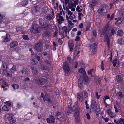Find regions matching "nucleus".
<instances>
[{"label": "nucleus", "instance_id": "1", "mask_svg": "<svg viewBox=\"0 0 124 124\" xmlns=\"http://www.w3.org/2000/svg\"><path fill=\"white\" fill-rule=\"evenodd\" d=\"M43 43L41 40L39 41L35 44L34 47L35 50L38 52H41L43 49Z\"/></svg>", "mask_w": 124, "mask_h": 124}, {"label": "nucleus", "instance_id": "2", "mask_svg": "<svg viewBox=\"0 0 124 124\" xmlns=\"http://www.w3.org/2000/svg\"><path fill=\"white\" fill-rule=\"evenodd\" d=\"M63 68L64 70L65 74L66 76H68L70 72V68L69 66L68 63L67 62H64Z\"/></svg>", "mask_w": 124, "mask_h": 124}, {"label": "nucleus", "instance_id": "3", "mask_svg": "<svg viewBox=\"0 0 124 124\" xmlns=\"http://www.w3.org/2000/svg\"><path fill=\"white\" fill-rule=\"evenodd\" d=\"M39 27L37 26H32L31 27L30 31L31 33H37L40 32V31L39 30Z\"/></svg>", "mask_w": 124, "mask_h": 124}, {"label": "nucleus", "instance_id": "4", "mask_svg": "<svg viewBox=\"0 0 124 124\" xmlns=\"http://www.w3.org/2000/svg\"><path fill=\"white\" fill-rule=\"evenodd\" d=\"M29 70L27 68H24L22 69L21 71L19 72L20 74H22L24 75L25 77L28 76L30 73Z\"/></svg>", "mask_w": 124, "mask_h": 124}, {"label": "nucleus", "instance_id": "5", "mask_svg": "<svg viewBox=\"0 0 124 124\" xmlns=\"http://www.w3.org/2000/svg\"><path fill=\"white\" fill-rule=\"evenodd\" d=\"M6 116L8 118V120L11 124H13L16 122V120L13 118L11 115L7 114L6 115Z\"/></svg>", "mask_w": 124, "mask_h": 124}, {"label": "nucleus", "instance_id": "6", "mask_svg": "<svg viewBox=\"0 0 124 124\" xmlns=\"http://www.w3.org/2000/svg\"><path fill=\"white\" fill-rule=\"evenodd\" d=\"M39 22L40 25L43 26V27H46L49 26L47 23L44 21V20L41 18H40L39 19Z\"/></svg>", "mask_w": 124, "mask_h": 124}, {"label": "nucleus", "instance_id": "7", "mask_svg": "<svg viewBox=\"0 0 124 124\" xmlns=\"http://www.w3.org/2000/svg\"><path fill=\"white\" fill-rule=\"evenodd\" d=\"M35 82L39 85H42L45 83L46 80L42 78H40L39 79H36Z\"/></svg>", "mask_w": 124, "mask_h": 124}, {"label": "nucleus", "instance_id": "8", "mask_svg": "<svg viewBox=\"0 0 124 124\" xmlns=\"http://www.w3.org/2000/svg\"><path fill=\"white\" fill-rule=\"evenodd\" d=\"M111 28L109 27L108 25H106L103 29L101 33V35H104L105 33H108Z\"/></svg>", "mask_w": 124, "mask_h": 124}, {"label": "nucleus", "instance_id": "9", "mask_svg": "<svg viewBox=\"0 0 124 124\" xmlns=\"http://www.w3.org/2000/svg\"><path fill=\"white\" fill-rule=\"evenodd\" d=\"M89 46L91 49H93L92 51L93 53L95 52L97 50V45L96 44L93 43V44H91L89 45Z\"/></svg>", "mask_w": 124, "mask_h": 124}, {"label": "nucleus", "instance_id": "10", "mask_svg": "<svg viewBox=\"0 0 124 124\" xmlns=\"http://www.w3.org/2000/svg\"><path fill=\"white\" fill-rule=\"evenodd\" d=\"M74 108H75V110H74V116H78L80 112V108L78 106L76 107L75 106Z\"/></svg>", "mask_w": 124, "mask_h": 124}, {"label": "nucleus", "instance_id": "11", "mask_svg": "<svg viewBox=\"0 0 124 124\" xmlns=\"http://www.w3.org/2000/svg\"><path fill=\"white\" fill-rule=\"evenodd\" d=\"M46 101L49 103H52L54 101V98L53 96H51L50 97H46Z\"/></svg>", "mask_w": 124, "mask_h": 124}, {"label": "nucleus", "instance_id": "12", "mask_svg": "<svg viewBox=\"0 0 124 124\" xmlns=\"http://www.w3.org/2000/svg\"><path fill=\"white\" fill-rule=\"evenodd\" d=\"M91 106L93 110L94 111V110H96V108H97L96 103L95 100H93L92 101Z\"/></svg>", "mask_w": 124, "mask_h": 124}, {"label": "nucleus", "instance_id": "13", "mask_svg": "<svg viewBox=\"0 0 124 124\" xmlns=\"http://www.w3.org/2000/svg\"><path fill=\"white\" fill-rule=\"evenodd\" d=\"M90 82L89 80L88 77L86 75L84 76V84L87 85Z\"/></svg>", "mask_w": 124, "mask_h": 124}, {"label": "nucleus", "instance_id": "14", "mask_svg": "<svg viewBox=\"0 0 124 124\" xmlns=\"http://www.w3.org/2000/svg\"><path fill=\"white\" fill-rule=\"evenodd\" d=\"M31 70L32 73L35 75L37 74L38 73V69L36 67H31Z\"/></svg>", "mask_w": 124, "mask_h": 124}, {"label": "nucleus", "instance_id": "15", "mask_svg": "<svg viewBox=\"0 0 124 124\" xmlns=\"http://www.w3.org/2000/svg\"><path fill=\"white\" fill-rule=\"evenodd\" d=\"M104 41L107 42V44L109 46V45L110 44V40L109 37L108 36L107 34L105 35L104 36Z\"/></svg>", "mask_w": 124, "mask_h": 124}, {"label": "nucleus", "instance_id": "16", "mask_svg": "<svg viewBox=\"0 0 124 124\" xmlns=\"http://www.w3.org/2000/svg\"><path fill=\"white\" fill-rule=\"evenodd\" d=\"M61 117L59 118L61 122L63 121H65L67 118V116L66 115H63V114L61 115Z\"/></svg>", "mask_w": 124, "mask_h": 124}, {"label": "nucleus", "instance_id": "17", "mask_svg": "<svg viewBox=\"0 0 124 124\" xmlns=\"http://www.w3.org/2000/svg\"><path fill=\"white\" fill-rule=\"evenodd\" d=\"M18 42L17 41H14L11 42L10 44V46L11 48H13L18 45Z\"/></svg>", "mask_w": 124, "mask_h": 124}, {"label": "nucleus", "instance_id": "18", "mask_svg": "<svg viewBox=\"0 0 124 124\" xmlns=\"http://www.w3.org/2000/svg\"><path fill=\"white\" fill-rule=\"evenodd\" d=\"M83 96L82 93H80L78 94L77 95L78 99L81 101H82L83 100Z\"/></svg>", "mask_w": 124, "mask_h": 124}, {"label": "nucleus", "instance_id": "19", "mask_svg": "<svg viewBox=\"0 0 124 124\" xmlns=\"http://www.w3.org/2000/svg\"><path fill=\"white\" fill-rule=\"evenodd\" d=\"M75 51L74 55L75 54L76 55L77 54H79L80 51H79V46L78 45H76L75 47Z\"/></svg>", "mask_w": 124, "mask_h": 124}, {"label": "nucleus", "instance_id": "20", "mask_svg": "<svg viewBox=\"0 0 124 124\" xmlns=\"http://www.w3.org/2000/svg\"><path fill=\"white\" fill-rule=\"evenodd\" d=\"M3 73L5 75L11 77L12 75L11 73L9 71H7L6 70H3Z\"/></svg>", "mask_w": 124, "mask_h": 124}, {"label": "nucleus", "instance_id": "21", "mask_svg": "<svg viewBox=\"0 0 124 124\" xmlns=\"http://www.w3.org/2000/svg\"><path fill=\"white\" fill-rule=\"evenodd\" d=\"M8 68L7 64L4 62H2V64L1 66V69L3 70H7Z\"/></svg>", "mask_w": 124, "mask_h": 124}, {"label": "nucleus", "instance_id": "22", "mask_svg": "<svg viewBox=\"0 0 124 124\" xmlns=\"http://www.w3.org/2000/svg\"><path fill=\"white\" fill-rule=\"evenodd\" d=\"M57 14L59 15V19H57V21H58V23L59 24H61L62 22L64 21V19L62 16L60 15L59 13H58Z\"/></svg>", "mask_w": 124, "mask_h": 124}, {"label": "nucleus", "instance_id": "23", "mask_svg": "<svg viewBox=\"0 0 124 124\" xmlns=\"http://www.w3.org/2000/svg\"><path fill=\"white\" fill-rule=\"evenodd\" d=\"M107 112L108 115L110 116L112 118L115 116V115L113 113L111 112L110 109H108L107 110Z\"/></svg>", "mask_w": 124, "mask_h": 124}, {"label": "nucleus", "instance_id": "24", "mask_svg": "<svg viewBox=\"0 0 124 124\" xmlns=\"http://www.w3.org/2000/svg\"><path fill=\"white\" fill-rule=\"evenodd\" d=\"M10 40V35L8 34H7L6 36L4 38V41L5 42H7Z\"/></svg>", "mask_w": 124, "mask_h": 124}, {"label": "nucleus", "instance_id": "25", "mask_svg": "<svg viewBox=\"0 0 124 124\" xmlns=\"http://www.w3.org/2000/svg\"><path fill=\"white\" fill-rule=\"evenodd\" d=\"M124 34L123 31L121 30H118L117 32V35L118 36H122Z\"/></svg>", "mask_w": 124, "mask_h": 124}, {"label": "nucleus", "instance_id": "26", "mask_svg": "<svg viewBox=\"0 0 124 124\" xmlns=\"http://www.w3.org/2000/svg\"><path fill=\"white\" fill-rule=\"evenodd\" d=\"M68 44L70 51H72L73 50V47L74 46L73 43L69 42Z\"/></svg>", "mask_w": 124, "mask_h": 124}, {"label": "nucleus", "instance_id": "27", "mask_svg": "<svg viewBox=\"0 0 124 124\" xmlns=\"http://www.w3.org/2000/svg\"><path fill=\"white\" fill-rule=\"evenodd\" d=\"M83 81L81 78H79L78 81V85L81 88L82 86Z\"/></svg>", "mask_w": 124, "mask_h": 124}, {"label": "nucleus", "instance_id": "28", "mask_svg": "<svg viewBox=\"0 0 124 124\" xmlns=\"http://www.w3.org/2000/svg\"><path fill=\"white\" fill-rule=\"evenodd\" d=\"M10 109V107L7 105H4L2 107V109L5 111H8Z\"/></svg>", "mask_w": 124, "mask_h": 124}, {"label": "nucleus", "instance_id": "29", "mask_svg": "<svg viewBox=\"0 0 124 124\" xmlns=\"http://www.w3.org/2000/svg\"><path fill=\"white\" fill-rule=\"evenodd\" d=\"M116 79L117 81L119 82H121L122 81V79L121 77L118 75L116 76Z\"/></svg>", "mask_w": 124, "mask_h": 124}, {"label": "nucleus", "instance_id": "30", "mask_svg": "<svg viewBox=\"0 0 124 124\" xmlns=\"http://www.w3.org/2000/svg\"><path fill=\"white\" fill-rule=\"evenodd\" d=\"M123 20V18L120 17H119L118 18V20L116 22V23L117 24H120L122 21Z\"/></svg>", "mask_w": 124, "mask_h": 124}, {"label": "nucleus", "instance_id": "31", "mask_svg": "<svg viewBox=\"0 0 124 124\" xmlns=\"http://www.w3.org/2000/svg\"><path fill=\"white\" fill-rule=\"evenodd\" d=\"M118 60L116 59H115L113 60L112 61V63L114 67H115L116 65Z\"/></svg>", "mask_w": 124, "mask_h": 124}, {"label": "nucleus", "instance_id": "32", "mask_svg": "<svg viewBox=\"0 0 124 124\" xmlns=\"http://www.w3.org/2000/svg\"><path fill=\"white\" fill-rule=\"evenodd\" d=\"M53 16L51 15H48L46 16V18L47 20H50L52 18Z\"/></svg>", "mask_w": 124, "mask_h": 124}, {"label": "nucleus", "instance_id": "33", "mask_svg": "<svg viewBox=\"0 0 124 124\" xmlns=\"http://www.w3.org/2000/svg\"><path fill=\"white\" fill-rule=\"evenodd\" d=\"M62 114H61L60 112H57L56 113V115L57 116V118L58 119H59L61 117L60 116Z\"/></svg>", "mask_w": 124, "mask_h": 124}, {"label": "nucleus", "instance_id": "34", "mask_svg": "<svg viewBox=\"0 0 124 124\" xmlns=\"http://www.w3.org/2000/svg\"><path fill=\"white\" fill-rule=\"evenodd\" d=\"M16 66L13 65L12 68L10 69V70L12 72H14L16 70Z\"/></svg>", "mask_w": 124, "mask_h": 124}, {"label": "nucleus", "instance_id": "35", "mask_svg": "<svg viewBox=\"0 0 124 124\" xmlns=\"http://www.w3.org/2000/svg\"><path fill=\"white\" fill-rule=\"evenodd\" d=\"M44 34L46 36H49L51 35L50 32L47 31H45L44 32Z\"/></svg>", "mask_w": 124, "mask_h": 124}, {"label": "nucleus", "instance_id": "36", "mask_svg": "<svg viewBox=\"0 0 124 124\" xmlns=\"http://www.w3.org/2000/svg\"><path fill=\"white\" fill-rule=\"evenodd\" d=\"M28 2L27 0H24L22 2V5L24 6L27 4Z\"/></svg>", "mask_w": 124, "mask_h": 124}, {"label": "nucleus", "instance_id": "37", "mask_svg": "<svg viewBox=\"0 0 124 124\" xmlns=\"http://www.w3.org/2000/svg\"><path fill=\"white\" fill-rule=\"evenodd\" d=\"M78 71L80 73H83V74H84L86 73L84 69L82 68L79 69Z\"/></svg>", "mask_w": 124, "mask_h": 124}, {"label": "nucleus", "instance_id": "38", "mask_svg": "<svg viewBox=\"0 0 124 124\" xmlns=\"http://www.w3.org/2000/svg\"><path fill=\"white\" fill-rule=\"evenodd\" d=\"M44 63L45 64H51L52 63V62L50 61L46 60L44 61Z\"/></svg>", "mask_w": 124, "mask_h": 124}, {"label": "nucleus", "instance_id": "39", "mask_svg": "<svg viewBox=\"0 0 124 124\" xmlns=\"http://www.w3.org/2000/svg\"><path fill=\"white\" fill-rule=\"evenodd\" d=\"M12 86L15 90L18 89L19 87V86L16 84H13L12 85Z\"/></svg>", "mask_w": 124, "mask_h": 124}, {"label": "nucleus", "instance_id": "40", "mask_svg": "<svg viewBox=\"0 0 124 124\" xmlns=\"http://www.w3.org/2000/svg\"><path fill=\"white\" fill-rule=\"evenodd\" d=\"M116 52H114L113 51V52H111V53H110V61L111 62L112 60V58L113 56V55H114V54L115 53H116Z\"/></svg>", "mask_w": 124, "mask_h": 124}, {"label": "nucleus", "instance_id": "41", "mask_svg": "<svg viewBox=\"0 0 124 124\" xmlns=\"http://www.w3.org/2000/svg\"><path fill=\"white\" fill-rule=\"evenodd\" d=\"M75 117L76 118L75 123L77 124L79 123L80 121L79 118L78 117V116H75Z\"/></svg>", "mask_w": 124, "mask_h": 124}, {"label": "nucleus", "instance_id": "42", "mask_svg": "<svg viewBox=\"0 0 124 124\" xmlns=\"http://www.w3.org/2000/svg\"><path fill=\"white\" fill-rule=\"evenodd\" d=\"M41 97L43 98V99L44 101H45L46 99V97H47V96L46 95L45 96L43 93H41Z\"/></svg>", "mask_w": 124, "mask_h": 124}, {"label": "nucleus", "instance_id": "43", "mask_svg": "<svg viewBox=\"0 0 124 124\" xmlns=\"http://www.w3.org/2000/svg\"><path fill=\"white\" fill-rule=\"evenodd\" d=\"M50 120L52 123H54L55 122V119L54 117L53 116H51L50 117Z\"/></svg>", "mask_w": 124, "mask_h": 124}, {"label": "nucleus", "instance_id": "44", "mask_svg": "<svg viewBox=\"0 0 124 124\" xmlns=\"http://www.w3.org/2000/svg\"><path fill=\"white\" fill-rule=\"evenodd\" d=\"M117 95L119 97H120V98L123 97V94L121 92H119L117 94Z\"/></svg>", "mask_w": 124, "mask_h": 124}, {"label": "nucleus", "instance_id": "45", "mask_svg": "<svg viewBox=\"0 0 124 124\" xmlns=\"http://www.w3.org/2000/svg\"><path fill=\"white\" fill-rule=\"evenodd\" d=\"M5 103V104L7 105V106H9L10 107V106H12L11 103L10 101H6Z\"/></svg>", "mask_w": 124, "mask_h": 124}, {"label": "nucleus", "instance_id": "46", "mask_svg": "<svg viewBox=\"0 0 124 124\" xmlns=\"http://www.w3.org/2000/svg\"><path fill=\"white\" fill-rule=\"evenodd\" d=\"M31 62L33 64L35 65L37 64V62L36 60L34 59H32L31 61Z\"/></svg>", "mask_w": 124, "mask_h": 124}, {"label": "nucleus", "instance_id": "47", "mask_svg": "<svg viewBox=\"0 0 124 124\" xmlns=\"http://www.w3.org/2000/svg\"><path fill=\"white\" fill-rule=\"evenodd\" d=\"M94 69H91L88 71L87 72L88 74L91 75L92 73V72L93 70Z\"/></svg>", "mask_w": 124, "mask_h": 124}, {"label": "nucleus", "instance_id": "48", "mask_svg": "<svg viewBox=\"0 0 124 124\" xmlns=\"http://www.w3.org/2000/svg\"><path fill=\"white\" fill-rule=\"evenodd\" d=\"M123 41L124 42V40L123 41L122 39H118V42L119 44H124L123 43Z\"/></svg>", "mask_w": 124, "mask_h": 124}, {"label": "nucleus", "instance_id": "49", "mask_svg": "<svg viewBox=\"0 0 124 124\" xmlns=\"http://www.w3.org/2000/svg\"><path fill=\"white\" fill-rule=\"evenodd\" d=\"M73 3L72 2L69 3L68 4V5L69 8H71L72 7H73Z\"/></svg>", "mask_w": 124, "mask_h": 124}, {"label": "nucleus", "instance_id": "50", "mask_svg": "<svg viewBox=\"0 0 124 124\" xmlns=\"http://www.w3.org/2000/svg\"><path fill=\"white\" fill-rule=\"evenodd\" d=\"M100 109L99 108H96V110H94V111H96V113H98V114H100Z\"/></svg>", "mask_w": 124, "mask_h": 124}, {"label": "nucleus", "instance_id": "51", "mask_svg": "<svg viewBox=\"0 0 124 124\" xmlns=\"http://www.w3.org/2000/svg\"><path fill=\"white\" fill-rule=\"evenodd\" d=\"M23 37L24 39L28 40V37L27 35H23Z\"/></svg>", "mask_w": 124, "mask_h": 124}, {"label": "nucleus", "instance_id": "52", "mask_svg": "<svg viewBox=\"0 0 124 124\" xmlns=\"http://www.w3.org/2000/svg\"><path fill=\"white\" fill-rule=\"evenodd\" d=\"M101 68L102 70H104V65L103 61H102L101 62Z\"/></svg>", "mask_w": 124, "mask_h": 124}, {"label": "nucleus", "instance_id": "53", "mask_svg": "<svg viewBox=\"0 0 124 124\" xmlns=\"http://www.w3.org/2000/svg\"><path fill=\"white\" fill-rule=\"evenodd\" d=\"M92 5H95V4L97 3V0H92Z\"/></svg>", "mask_w": 124, "mask_h": 124}, {"label": "nucleus", "instance_id": "54", "mask_svg": "<svg viewBox=\"0 0 124 124\" xmlns=\"http://www.w3.org/2000/svg\"><path fill=\"white\" fill-rule=\"evenodd\" d=\"M80 37H79L78 36H77L75 40L76 41H78L80 40Z\"/></svg>", "mask_w": 124, "mask_h": 124}, {"label": "nucleus", "instance_id": "55", "mask_svg": "<svg viewBox=\"0 0 124 124\" xmlns=\"http://www.w3.org/2000/svg\"><path fill=\"white\" fill-rule=\"evenodd\" d=\"M120 12L122 15H124V8L122 9Z\"/></svg>", "mask_w": 124, "mask_h": 124}, {"label": "nucleus", "instance_id": "56", "mask_svg": "<svg viewBox=\"0 0 124 124\" xmlns=\"http://www.w3.org/2000/svg\"><path fill=\"white\" fill-rule=\"evenodd\" d=\"M68 23L70 25H73L74 24V23H72L70 20H68Z\"/></svg>", "mask_w": 124, "mask_h": 124}, {"label": "nucleus", "instance_id": "57", "mask_svg": "<svg viewBox=\"0 0 124 124\" xmlns=\"http://www.w3.org/2000/svg\"><path fill=\"white\" fill-rule=\"evenodd\" d=\"M43 69L44 70H47L48 69V67L46 66H43Z\"/></svg>", "mask_w": 124, "mask_h": 124}, {"label": "nucleus", "instance_id": "58", "mask_svg": "<svg viewBox=\"0 0 124 124\" xmlns=\"http://www.w3.org/2000/svg\"><path fill=\"white\" fill-rule=\"evenodd\" d=\"M35 57L36 58L38 61H39L40 60V57L39 56H38L36 54H35Z\"/></svg>", "mask_w": 124, "mask_h": 124}, {"label": "nucleus", "instance_id": "59", "mask_svg": "<svg viewBox=\"0 0 124 124\" xmlns=\"http://www.w3.org/2000/svg\"><path fill=\"white\" fill-rule=\"evenodd\" d=\"M115 33V30L113 29H112L111 31V35H113Z\"/></svg>", "mask_w": 124, "mask_h": 124}, {"label": "nucleus", "instance_id": "60", "mask_svg": "<svg viewBox=\"0 0 124 124\" xmlns=\"http://www.w3.org/2000/svg\"><path fill=\"white\" fill-rule=\"evenodd\" d=\"M92 32H93V36H96V32L94 30Z\"/></svg>", "mask_w": 124, "mask_h": 124}, {"label": "nucleus", "instance_id": "61", "mask_svg": "<svg viewBox=\"0 0 124 124\" xmlns=\"http://www.w3.org/2000/svg\"><path fill=\"white\" fill-rule=\"evenodd\" d=\"M83 26V24L82 23H80L79 25V27L80 29L82 28Z\"/></svg>", "mask_w": 124, "mask_h": 124}, {"label": "nucleus", "instance_id": "62", "mask_svg": "<svg viewBox=\"0 0 124 124\" xmlns=\"http://www.w3.org/2000/svg\"><path fill=\"white\" fill-rule=\"evenodd\" d=\"M65 1V2L64 3V4L65 5H66L67 4H68L69 1V0H64Z\"/></svg>", "mask_w": 124, "mask_h": 124}, {"label": "nucleus", "instance_id": "63", "mask_svg": "<svg viewBox=\"0 0 124 124\" xmlns=\"http://www.w3.org/2000/svg\"><path fill=\"white\" fill-rule=\"evenodd\" d=\"M45 47L46 49L49 48V46L47 44H46L45 45Z\"/></svg>", "mask_w": 124, "mask_h": 124}, {"label": "nucleus", "instance_id": "64", "mask_svg": "<svg viewBox=\"0 0 124 124\" xmlns=\"http://www.w3.org/2000/svg\"><path fill=\"white\" fill-rule=\"evenodd\" d=\"M114 15L113 13L111 16L110 18V21H111L113 19L114 17Z\"/></svg>", "mask_w": 124, "mask_h": 124}]
</instances>
